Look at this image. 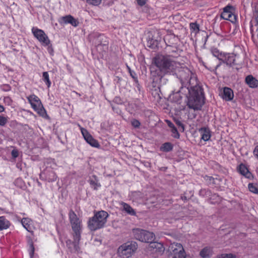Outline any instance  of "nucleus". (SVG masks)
<instances>
[{"label":"nucleus","instance_id":"nucleus-1","mask_svg":"<svg viewBox=\"0 0 258 258\" xmlns=\"http://www.w3.org/2000/svg\"><path fill=\"white\" fill-rule=\"evenodd\" d=\"M153 63L164 74H175L183 83H189V87L193 86L191 72L187 68L182 67L180 63L173 60L171 56L157 55L153 58Z\"/></svg>","mask_w":258,"mask_h":258},{"label":"nucleus","instance_id":"nucleus-2","mask_svg":"<svg viewBox=\"0 0 258 258\" xmlns=\"http://www.w3.org/2000/svg\"><path fill=\"white\" fill-rule=\"evenodd\" d=\"M196 84L188 88L189 96L188 99L187 106L194 110H200L204 104L203 90L202 87L198 85L196 80Z\"/></svg>","mask_w":258,"mask_h":258},{"label":"nucleus","instance_id":"nucleus-3","mask_svg":"<svg viewBox=\"0 0 258 258\" xmlns=\"http://www.w3.org/2000/svg\"><path fill=\"white\" fill-rule=\"evenodd\" d=\"M108 217L107 212L100 211L95 213L93 217L90 218L88 222V226L91 231H96L103 228L107 222Z\"/></svg>","mask_w":258,"mask_h":258},{"label":"nucleus","instance_id":"nucleus-4","mask_svg":"<svg viewBox=\"0 0 258 258\" xmlns=\"http://www.w3.org/2000/svg\"><path fill=\"white\" fill-rule=\"evenodd\" d=\"M69 216L72 228L74 232V246L77 249V245L79 244L81 238V222L72 210L70 211Z\"/></svg>","mask_w":258,"mask_h":258},{"label":"nucleus","instance_id":"nucleus-5","mask_svg":"<svg viewBox=\"0 0 258 258\" xmlns=\"http://www.w3.org/2000/svg\"><path fill=\"white\" fill-rule=\"evenodd\" d=\"M138 244L135 241H128L120 245L118 248V255L121 258H128L136 251Z\"/></svg>","mask_w":258,"mask_h":258},{"label":"nucleus","instance_id":"nucleus-6","mask_svg":"<svg viewBox=\"0 0 258 258\" xmlns=\"http://www.w3.org/2000/svg\"><path fill=\"white\" fill-rule=\"evenodd\" d=\"M27 98L32 108L41 116L47 118L48 116L44 108L40 99L34 94L31 95Z\"/></svg>","mask_w":258,"mask_h":258},{"label":"nucleus","instance_id":"nucleus-7","mask_svg":"<svg viewBox=\"0 0 258 258\" xmlns=\"http://www.w3.org/2000/svg\"><path fill=\"white\" fill-rule=\"evenodd\" d=\"M133 233L134 238L142 242H150L155 239V235L153 232L143 229H134Z\"/></svg>","mask_w":258,"mask_h":258},{"label":"nucleus","instance_id":"nucleus-8","mask_svg":"<svg viewBox=\"0 0 258 258\" xmlns=\"http://www.w3.org/2000/svg\"><path fill=\"white\" fill-rule=\"evenodd\" d=\"M147 248L148 251L153 257H158L162 255L165 250L163 244L157 242L151 241Z\"/></svg>","mask_w":258,"mask_h":258},{"label":"nucleus","instance_id":"nucleus-9","mask_svg":"<svg viewBox=\"0 0 258 258\" xmlns=\"http://www.w3.org/2000/svg\"><path fill=\"white\" fill-rule=\"evenodd\" d=\"M32 32L34 37L43 46H46L50 44V41L48 37L43 30L36 27H33L32 28Z\"/></svg>","mask_w":258,"mask_h":258},{"label":"nucleus","instance_id":"nucleus-10","mask_svg":"<svg viewBox=\"0 0 258 258\" xmlns=\"http://www.w3.org/2000/svg\"><path fill=\"white\" fill-rule=\"evenodd\" d=\"M169 250L172 258H185V251L182 245L180 243H171L169 247Z\"/></svg>","mask_w":258,"mask_h":258},{"label":"nucleus","instance_id":"nucleus-11","mask_svg":"<svg viewBox=\"0 0 258 258\" xmlns=\"http://www.w3.org/2000/svg\"><path fill=\"white\" fill-rule=\"evenodd\" d=\"M220 56L222 57L219 58L220 59H223V61L225 62L227 65L232 66L235 69L238 70L241 68L240 64H238L236 61L235 56L233 54H225L222 56V54H220Z\"/></svg>","mask_w":258,"mask_h":258},{"label":"nucleus","instance_id":"nucleus-12","mask_svg":"<svg viewBox=\"0 0 258 258\" xmlns=\"http://www.w3.org/2000/svg\"><path fill=\"white\" fill-rule=\"evenodd\" d=\"M81 131L84 138L89 144L93 147L98 148L99 147L98 142L92 137L86 129L81 127Z\"/></svg>","mask_w":258,"mask_h":258},{"label":"nucleus","instance_id":"nucleus-13","mask_svg":"<svg viewBox=\"0 0 258 258\" xmlns=\"http://www.w3.org/2000/svg\"><path fill=\"white\" fill-rule=\"evenodd\" d=\"M58 22L60 24H70L74 27H77L79 24L78 21L70 15L61 17Z\"/></svg>","mask_w":258,"mask_h":258},{"label":"nucleus","instance_id":"nucleus-14","mask_svg":"<svg viewBox=\"0 0 258 258\" xmlns=\"http://www.w3.org/2000/svg\"><path fill=\"white\" fill-rule=\"evenodd\" d=\"M245 81L250 88H255L258 87V81L252 75L247 76Z\"/></svg>","mask_w":258,"mask_h":258},{"label":"nucleus","instance_id":"nucleus-15","mask_svg":"<svg viewBox=\"0 0 258 258\" xmlns=\"http://www.w3.org/2000/svg\"><path fill=\"white\" fill-rule=\"evenodd\" d=\"M199 132L201 135V139L205 141H208L211 138V132L209 128L207 127H202L199 130Z\"/></svg>","mask_w":258,"mask_h":258},{"label":"nucleus","instance_id":"nucleus-16","mask_svg":"<svg viewBox=\"0 0 258 258\" xmlns=\"http://www.w3.org/2000/svg\"><path fill=\"white\" fill-rule=\"evenodd\" d=\"M222 97L227 101L232 100L233 97V93L232 90L227 87L224 88L222 93Z\"/></svg>","mask_w":258,"mask_h":258},{"label":"nucleus","instance_id":"nucleus-17","mask_svg":"<svg viewBox=\"0 0 258 258\" xmlns=\"http://www.w3.org/2000/svg\"><path fill=\"white\" fill-rule=\"evenodd\" d=\"M89 182L91 187L94 189H97L98 187L101 186L97 177L96 175H94L90 177L89 180Z\"/></svg>","mask_w":258,"mask_h":258},{"label":"nucleus","instance_id":"nucleus-18","mask_svg":"<svg viewBox=\"0 0 258 258\" xmlns=\"http://www.w3.org/2000/svg\"><path fill=\"white\" fill-rule=\"evenodd\" d=\"M121 205L122 206L123 210L126 212L128 214L135 216L136 214V212L135 210L132 208L128 204L122 202L121 203Z\"/></svg>","mask_w":258,"mask_h":258},{"label":"nucleus","instance_id":"nucleus-19","mask_svg":"<svg viewBox=\"0 0 258 258\" xmlns=\"http://www.w3.org/2000/svg\"><path fill=\"white\" fill-rule=\"evenodd\" d=\"M10 226V222L4 216L0 217V230L8 229Z\"/></svg>","mask_w":258,"mask_h":258},{"label":"nucleus","instance_id":"nucleus-20","mask_svg":"<svg viewBox=\"0 0 258 258\" xmlns=\"http://www.w3.org/2000/svg\"><path fill=\"white\" fill-rule=\"evenodd\" d=\"M200 255L203 257H209L212 255V250L210 247H205L200 251Z\"/></svg>","mask_w":258,"mask_h":258},{"label":"nucleus","instance_id":"nucleus-21","mask_svg":"<svg viewBox=\"0 0 258 258\" xmlns=\"http://www.w3.org/2000/svg\"><path fill=\"white\" fill-rule=\"evenodd\" d=\"M191 35H194L195 36L200 31V26L196 22L191 23L189 25Z\"/></svg>","mask_w":258,"mask_h":258},{"label":"nucleus","instance_id":"nucleus-22","mask_svg":"<svg viewBox=\"0 0 258 258\" xmlns=\"http://www.w3.org/2000/svg\"><path fill=\"white\" fill-rule=\"evenodd\" d=\"M173 148V146L171 143L169 142H166L162 145L160 149L163 152H168L172 151Z\"/></svg>","mask_w":258,"mask_h":258},{"label":"nucleus","instance_id":"nucleus-23","mask_svg":"<svg viewBox=\"0 0 258 258\" xmlns=\"http://www.w3.org/2000/svg\"><path fill=\"white\" fill-rule=\"evenodd\" d=\"M30 220L28 218H23L21 221L23 227L29 232L31 231V227L30 226Z\"/></svg>","mask_w":258,"mask_h":258},{"label":"nucleus","instance_id":"nucleus-24","mask_svg":"<svg viewBox=\"0 0 258 258\" xmlns=\"http://www.w3.org/2000/svg\"><path fill=\"white\" fill-rule=\"evenodd\" d=\"M243 176L246 178L251 179H253V176L251 173L249 171L247 168L243 164Z\"/></svg>","mask_w":258,"mask_h":258},{"label":"nucleus","instance_id":"nucleus-25","mask_svg":"<svg viewBox=\"0 0 258 258\" xmlns=\"http://www.w3.org/2000/svg\"><path fill=\"white\" fill-rule=\"evenodd\" d=\"M46 179L48 182H53L56 180L57 176L53 171H51L47 174Z\"/></svg>","mask_w":258,"mask_h":258},{"label":"nucleus","instance_id":"nucleus-26","mask_svg":"<svg viewBox=\"0 0 258 258\" xmlns=\"http://www.w3.org/2000/svg\"><path fill=\"white\" fill-rule=\"evenodd\" d=\"M42 79L43 81L45 83L47 87L49 88L51 85V81L49 80V76L48 72H44L43 73L42 75Z\"/></svg>","mask_w":258,"mask_h":258},{"label":"nucleus","instance_id":"nucleus-27","mask_svg":"<svg viewBox=\"0 0 258 258\" xmlns=\"http://www.w3.org/2000/svg\"><path fill=\"white\" fill-rule=\"evenodd\" d=\"M248 189L250 191L258 194V185L253 183L248 184Z\"/></svg>","mask_w":258,"mask_h":258},{"label":"nucleus","instance_id":"nucleus-28","mask_svg":"<svg viewBox=\"0 0 258 258\" xmlns=\"http://www.w3.org/2000/svg\"><path fill=\"white\" fill-rule=\"evenodd\" d=\"M9 119L8 116L0 115V126H5L8 123Z\"/></svg>","mask_w":258,"mask_h":258},{"label":"nucleus","instance_id":"nucleus-29","mask_svg":"<svg viewBox=\"0 0 258 258\" xmlns=\"http://www.w3.org/2000/svg\"><path fill=\"white\" fill-rule=\"evenodd\" d=\"M217 258H235V255L232 253H223L217 255Z\"/></svg>","mask_w":258,"mask_h":258},{"label":"nucleus","instance_id":"nucleus-30","mask_svg":"<svg viewBox=\"0 0 258 258\" xmlns=\"http://www.w3.org/2000/svg\"><path fill=\"white\" fill-rule=\"evenodd\" d=\"M232 12H223L221 14V18L223 19L227 20L228 19H229V16H231V14Z\"/></svg>","mask_w":258,"mask_h":258},{"label":"nucleus","instance_id":"nucleus-31","mask_svg":"<svg viewBox=\"0 0 258 258\" xmlns=\"http://www.w3.org/2000/svg\"><path fill=\"white\" fill-rule=\"evenodd\" d=\"M174 122L180 127V130L182 132L184 131V126L183 124L178 119H174Z\"/></svg>","mask_w":258,"mask_h":258},{"label":"nucleus","instance_id":"nucleus-32","mask_svg":"<svg viewBox=\"0 0 258 258\" xmlns=\"http://www.w3.org/2000/svg\"><path fill=\"white\" fill-rule=\"evenodd\" d=\"M171 132L172 133V136L173 137L175 138H179V134L178 133L177 128L175 127V126L171 128Z\"/></svg>","mask_w":258,"mask_h":258},{"label":"nucleus","instance_id":"nucleus-33","mask_svg":"<svg viewBox=\"0 0 258 258\" xmlns=\"http://www.w3.org/2000/svg\"><path fill=\"white\" fill-rule=\"evenodd\" d=\"M102 0H87V2L92 5L98 6L101 3Z\"/></svg>","mask_w":258,"mask_h":258},{"label":"nucleus","instance_id":"nucleus-34","mask_svg":"<svg viewBox=\"0 0 258 258\" xmlns=\"http://www.w3.org/2000/svg\"><path fill=\"white\" fill-rule=\"evenodd\" d=\"M126 67H127L128 71V72L130 74V75L134 79L135 81L137 82H138V79H137V77L136 76V73L132 71L131 70V68L128 66H127Z\"/></svg>","mask_w":258,"mask_h":258},{"label":"nucleus","instance_id":"nucleus-35","mask_svg":"<svg viewBox=\"0 0 258 258\" xmlns=\"http://www.w3.org/2000/svg\"><path fill=\"white\" fill-rule=\"evenodd\" d=\"M131 123L132 125L136 128L139 127L141 124L140 121L137 119H133Z\"/></svg>","mask_w":258,"mask_h":258},{"label":"nucleus","instance_id":"nucleus-36","mask_svg":"<svg viewBox=\"0 0 258 258\" xmlns=\"http://www.w3.org/2000/svg\"><path fill=\"white\" fill-rule=\"evenodd\" d=\"M227 20H229L232 23H235L236 21V17L232 13L231 14V16H229V19H228Z\"/></svg>","mask_w":258,"mask_h":258},{"label":"nucleus","instance_id":"nucleus-37","mask_svg":"<svg viewBox=\"0 0 258 258\" xmlns=\"http://www.w3.org/2000/svg\"><path fill=\"white\" fill-rule=\"evenodd\" d=\"M46 46H48L47 47V50L49 53L52 55L53 54V49L52 46V45L51 44H49L48 45H46Z\"/></svg>","mask_w":258,"mask_h":258},{"label":"nucleus","instance_id":"nucleus-38","mask_svg":"<svg viewBox=\"0 0 258 258\" xmlns=\"http://www.w3.org/2000/svg\"><path fill=\"white\" fill-rule=\"evenodd\" d=\"M233 11V7L231 6H227L223 9V12H232Z\"/></svg>","mask_w":258,"mask_h":258},{"label":"nucleus","instance_id":"nucleus-39","mask_svg":"<svg viewBox=\"0 0 258 258\" xmlns=\"http://www.w3.org/2000/svg\"><path fill=\"white\" fill-rule=\"evenodd\" d=\"M11 155L13 158H16L19 156L18 151L17 150H13L11 152Z\"/></svg>","mask_w":258,"mask_h":258},{"label":"nucleus","instance_id":"nucleus-40","mask_svg":"<svg viewBox=\"0 0 258 258\" xmlns=\"http://www.w3.org/2000/svg\"><path fill=\"white\" fill-rule=\"evenodd\" d=\"M204 178H205V179L206 181H209V182L210 183H211V182H213V181L214 180V178L212 176H206Z\"/></svg>","mask_w":258,"mask_h":258},{"label":"nucleus","instance_id":"nucleus-41","mask_svg":"<svg viewBox=\"0 0 258 258\" xmlns=\"http://www.w3.org/2000/svg\"><path fill=\"white\" fill-rule=\"evenodd\" d=\"M147 0H137L138 4L141 6L145 5Z\"/></svg>","mask_w":258,"mask_h":258},{"label":"nucleus","instance_id":"nucleus-42","mask_svg":"<svg viewBox=\"0 0 258 258\" xmlns=\"http://www.w3.org/2000/svg\"><path fill=\"white\" fill-rule=\"evenodd\" d=\"M166 122L167 125H168V126L170 128L175 126L174 125L170 120H166Z\"/></svg>","mask_w":258,"mask_h":258},{"label":"nucleus","instance_id":"nucleus-43","mask_svg":"<svg viewBox=\"0 0 258 258\" xmlns=\"http://www.w3.org/2000/svg\"><path fill=\"white\" fill-rule=\"evenodd\" d=\"M238 172L242 175V163H240L238 168H237Z\"/></svg>","mask_w":258,"mask_h":258},{"label":"nucleus","instance_id":"nucleus-44","mask_svg":"<svg viewBox=\"0 0 258 258\" xmlns=\"http://www.w3.org/2000/svg\"><path fill=\"white\" fill-rule=\"evenodd\" d=\"M253 153L254 155L258 157V146L255 148Z\"/></svg>","mask_w":258,"mask_h":258},{"label":"nucleus","instance_id":"nucleus-45","mask_svg":"<svg viewBox=\"0 0 258 258\" xmlns=\"http://www.w3.org/2000/svg\"><path fill=\"white\" fill-rule=\"evenodd\" d=\"M5 111V107L3 105L0 104V113L3 112Z\"/></svg>","mask_w":258,"mask_h":258},{"label":"nucleus","instance_id":"nucleus-46","mask_svg":"<svg viewBox=\"0 0 258 258\" xmlns=\"http://www.w3.org/2000/svg\"><path fill=\"white\" fill-rule=\"evenodd\" d=\"M213 54L215 56H218L219 55H218V51L216 50V51H214L213 52Z\"/></svg>","mask_w":258,"mask_h":258},{"label":"nucleus","instance_id":"nucleus-47","mask_svg":"<svg viewBox=\"0 0 258 258\" xmlns=\"http://www.w3.org/2000/svg\"><path fill=\"white\" fill-rule=\"evenodd\" d=\"M31 247L32 253H30V254L32 255V254H33L34 250V247L32 244L31 245Z\"/></svg>","mask_w":258,"mask_h":258},{"label":"nucleus","instance_id":"nucleus-48","mask_svg":"<svg viewBox=\"0 0 258 258\" xmlns=\"http://www.w3.org/2000/svg\"><path fill=\"white\" fill-rule=\"evenodd\" d=\"M220 64H217V65L216 66V67L215 69H217V68L220 66Z\"/></svg>","mask_w":258,"mask_h":258},{"label":"nucleus","instance_id":"nucleus-49","mask_svg":"<svg viewBox=\"0 0 258 258\" xmlns=\"http://www.w3.org/2000/svg\"><path fill=\"white\" fill-rule=\"evenodd\" d=\"M160 79L161 80V82H162V80L163 79V77L161 76L160 78Z\"/></svg>","mask_w":258,"mask_h":258},{"label":"nucleus","instance_id":"nucleus-50","mask_svg":"<svg viewBox=\"0 0 258 258\" xmlns=\"http://www.w3.org/2000/svg\"><path fill=\"white\" fill-rule=\"evenodd\" d=\"M159 70H160V69H159ZM159 71H160V70H159ZM160 72L161 74H159V76H161V74L164 75L163 73H161V71H160Z\"/></svg>","mask_w":258,"mask_h":258}]
</instances>
